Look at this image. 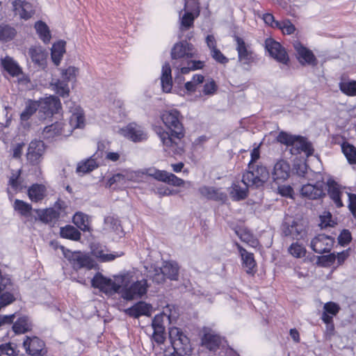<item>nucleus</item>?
Instances as JSON below:
<instances>
[{
	"label": "nucleus",
	"instance_id": "de8ad7c7",
	"mask_svg": "<svg viewBox=\"0 0 356 356\" xmlns=\"http://www.w3.org/2000/svg\"><path fill=\"white\" fill-rule=\"evenodd\" d=\"M341 149L349 163H356V148L349 143H344L341 145Z\"/></svg>",
	"mask_w": 356,
	"mask_h": 356
},
{
	"label": "nucleus",
	"instance_id": "dca6fc26",
	"mask_svg": "<svg viewBox=\"0 0 356 356\" xmlns=\"http://www.w3.org/2000/svg\"><path fill=\"white\" fill-rule=\"evenodd\" d=\"M12 6L15 15H19L22 19L28 20L35 13L33 6L28 1L15 0L12 2Z\"/></svg>",
	"mask_w": 356,
	"mask_h": 356
},
{
	"label": "nucleus",
	"instance_id": "603ef678",
	"mask_svg": "<svg viewBox=\"0 0 356 356\" xmlns=\"http://www.w3.org/2000/svg\"><path fill=\"white\" fill-rule=\"evenodd\" d=\"M114 184H116L120 188H125L127 186L124 172L115 174L108 179L106 185L111 187Z\"/></svg>",
	"mask_w": 356,
	"mask_h": 356
},
{
	"label": "nucleus",
	"instance_id": "2eb2a0df",
	"mask_svg": "<svg viewBox=\"0 0 356 356\" xmlns=\"http://www.w3.org/2000/svg\"><path fill=\"white\" fill-rule=\"evenodd\" d=\"M170 315L165 314L164 312L157 314L152 320V327L154 330L153 339L159 344L164 342L165 337V326L163 325V318L165 317L169 318Z\"/></svg>",
	"mask_w": 356,
	"mask_h": 356
},
{
	"label": "nucleus",
	"instance_id": "c03bdc74",
	"mask_svg": "<svg viewBox=\"0 0 356 356\" xmlns=\"http://www.w3.org/2000/svg\"><path fill=\"white\" fill-rule=\"evenodd\" d=\"M51 86L56 94L62 97H68L70 88L66 81L63 79L57 80L54 83H52Z\"/></svg>",
	"mask_w": 356,
	"mask_h": 356
},
{
	"label": "nucleus",
	"instance_id": "4c0bfd02",
	"mask_svg": "<svg viewBox=\"0 0 356 356\" xmlns=\"http://www.w3.org/2000/svg\"><path fill=\"white\" fill-rule=\"evenodd\" d=\"M35 29L40 38L44 42L48 43L51 39V34L47 25L42 22L38 21L35 24Z\"/></svg>",
	"mask_w": 356,
	"mask_h": 356
},
{
	"label": "nucleus",
	"instance_id": "20e7f679",
	"mask_svg": "<svg viewBox=\"0 0 356 356\" xmlns=\"http://www.w3.org/2000/svg\"><path fill=\"white\" fill-rule=\"evenodd\" d=\"M277 140L287 147H291L289 150L292 154H298L301 152H304L309 156L313 152L311 145L303 137L281 131L277 136Z\"/></svg>",
	"mask_w": 356,
	"mask_h": 356
},
{
	"label": "nucleus",
	"instance_id": "0eeeda50",
	"mask_svg": "<svg viewBox=\"0 0 356 356\" xmlns=\"http://www.w3.org/2000/svg\"><path fill=\"white\" fill-rule=\"evenodd\" d=\"M60 248L65 257L70 260L74 269L86 268L90 270L95 267V262L89 256L80 252H72L67 251L65 252L63 246Z\"/></svg>",
	"mask_w": 356,
	"mask_h": 356
},
{
	"label": "nucleus",
	"instance_id": "412c9836",
	"mask_svg": "<svg viewBox=\"0 0 356 356\" xmlns=\"http://www.w3.org/2000/svg\"><path fill=\"white\" fill-rule=\"evenodd\" d=\"M66 127H67V124L58 122L51 124L44 128L42 132V136L45 140L52 141L60 135L67 136L65 130Z\"/></svg>",
	"mask_w": 356,
	"mask_h": 356
},
{
	"label": "nucleus",
	"instance_id": "09e8293b",
	"mask_svg": "<svg viewBox=\"0 0 356 356\" xmlns=\"http://www.w3.org/2000/svg\"><path fill=\"white\" fill-rule=\"evenodd\" d=\"M31 328V324L26 317L19 318L13 325V331L17 334H22L27 332Z\"/></svg>",
	"mask_w": 356,
	"mask_h": 356
},
{
	"label": "nucleus",
	"instance_id": "a19ab883",
	"mask_svg": "<svg viewBox=\"0 0 356 356\" xmlns=\"http://www.w3.org/2000/svg\"><path fill=\"white\" fill-rule=\"evenodd\" d=\"M13 208L20 215L28 217L31 216L32 207L30 204L22 200L16 199L14 202Z\"/></svg>",
	"mask_w": 356,
	"mask_h": 356
},
{
	"label": "nucleus",
	"instance_id": "37998d69",
	"mask_svg": "<svg viewBox=\"0 0 356 356\" xmlns=\"http://www.w3.org/2000/svg\"><path fill=\"white\" fill-rule=\"evenodd\" d=\"M339 89L345 95L350 97L356 96V81H344L339 83Z\"/></svg>",
	"mask_w": 356,
	"mask_h": 356
},
{
	"label": "nucleus",
	"instance_id": "423d86ee",
	"mask_svg": "<svg viewBox=\"0 0 356 356\" xmlns=\"http://www.w3.org/2000/svg\"><path fill=\"white\" fill-rule=\"evenodd\" d=\"M235 40L236 42V49L238 53V63L244 70L249 71L252 64L256 63L257 56L241 38L236 36Z\"/></svg>",
	"mask_w": 356,
	"mask_h": 356
},
{
	"label": "nucleus",
	"instance_id": "473e14b6",
	"mask_svg": "<svg viewBox=\"0 0 356 356\" xmlns=\"http://www.w3.org/2000/svg\"><path fill=\"white\" fill-rule=\"evenodd\" d=\"M161 268L166 278L177 280L179 277V266L173 261H164Z\"/></svg>",
	"mask_w": 356,
	"mask_h": 356
},
{
	"label": "nucleus",
	"instance_id": "2f4dec72",
	"mask_svg": "<svg viewBox=\"0 0 356 356\" xmlns=\"http://www.w3.org/2000/svg\"><path fill=\"white\" fill-rule=\"evenodd\" d=\"M243 186L239 182L234 183L229 191L230 197L233 200L238 201L244 200L248 196V188L252 187L247 186L242 181Z\"/></svg>",
	"mask_w": 356,
	"mask_h": 356
},
{
	"label": "nucleus",
	"instance_id": "4d7b16f0",
	"mask_svg": "<svg viewBox=\"0 0 356 356\" xmlns=\"http://www.w3.org/2000/svg\"><path fill=\"white\" fill-rule=\"evenodd\" d=\"M289 252L294 257L301 258L305 256L306 249L298 243H293L289 248Z\"/></svg>",
	"mask_w": 356,
	"mask_h": 356
},
{
	"label": "nucleus",
	"instance_id": "864d4df0",
	"mask_svg": "<svg viewBox=\"0 0 356 356\" xmlns=\"http://www.w3.org/2000/svg\"><path fill=\"white\" fill-rule=\"evenodd\" d=\"M40 219L44 222H49L58 217V213L54 209H47L38 213Z\"/></svg>",
	"mask_w": 356,
	"mask_h": 356
},
{
	"label": "nucleus",
	"instance_id": "7c9ffc66",
	"mask_svg": "<svg viewBox=\"0 0 356 356\" xmlns=\"http://www.w3.org/2000/svg\"><path fill=\"white\" fill-rule=\"evenodd\" d=\"M1 63L3 69L12 76H17L22 73V68L10 56H6L1 58Z\"/></svg>",
	"mask_w": 356,
	"mask_h": 356
},
{
	"label": "nucleus",
	"instance_id": "0e129e2a",
	"mask_svg": "<svg viewBox=\"0 0 356 356\" xmlns=\"http://www.w3.org/2000/svg\"><path fill=\"white\" fill-rule=\"evenodd\" d=\"M14 289H16V287L8 275L0 276V293L8 290L12 291Z\"/></svg>",
	"mask_w": 356,
	"mask_h": 356
},
{
	"label": "nucleus",
	"instance_id": "ea45409f",
	"mask_svg": "<svg viewBox=\"0 0 356 356\" xmlns=\"http://www.w3.org/2000/svg\"><path fill=\"white\" fill-rule=\"evenodd\" d=\"M104 230L108 232H113L117 234H120L121 232V226L119 220L113 216H107L104 218Z\"/></svg>",
	"mask_w": 356,
	"mask_h": 356
},
{
	"label": "nucleus",
	"instance_id": "7ed1b4c3",
	"mask_svg": "<svg viewBox=\"0 0 356 356\" xmlns=\"http://www.w3.org/2000/svg\"><path fill=\"white\" fill-rule=\"evenodd\" d=\"M124 274H130L129 282L121 284V293L122 298L127 300L140 298L146 294L148 289V284L146 280L134 281V273L127 272Z\"/></svg>",
	"mask_w": 356,
	"mask_h": 356
},
{
	"label": "nucleus",
	"instance_id": "e433bc0d",
	"mask_svg": "<svg viewBox=\"0 0 356 356\" xmlns=\"http://www.w3.org/2000/svg\"><path fill=\"white\" fill-rule=\"evenodd\" d=\"M28 195L33 202L40 201L44 196V187L40 184H33L28 190Z\"/></svg>",
	"mask_w": 356,
	"mask_h": 356
},
{
	"label": "nucleus",
	"instance_id": "8fccbe9b",
	"mask_svg": "<svg viewBox=\"0 0 356 356\" xmlns=\"http://www.w3.org/2000/svg\"><path fill=\"white\" fill-rule=\"evenodd\" d=\"M237 235L239 236L243 242L246 243L251 247H257L258 241L253 236V235L248 230L240 229L236 232Z\"/></svg>",
	"mask_w": 356,
	"mask_h": 356
},
{
	"label": "nucleus",
	"instance_id": "9d476101",
	"mask_svg": "<svg viewBox=\"0 0 356 356\" xmlns=\"http://www.w3.org/2000/svg\"><path fill=\"white\" fill-rule=\"evenodd\" d=\"M120 133L134 142H140L147 138V134L144 128L136 123H130L120 129Z\"/></svg>",
	"mask_w": 356,
	"mask_h": 356
},
{
	"label": "nucleus",
	"instance_id": "6ab92c4d",
	"mask_svg": "<svg viewBox=\"0 0 356 356\" xmlns=\"http://www.w3.org/2000/svg\"><path fill=\"white\" fill-rule=\"evenodd\" d=\"M282 232L285 236L296 240L302 238L305 235L304 226L294 220L284 222L282 225Z\"/></svg>",
	"mask_w": 356,
	"mask_h": 356
},
{
	"label": "nucleus",
	"instance_id": "f8f14e48",
	"mask_svg": "<svg viewBox=\"0 0 356 356\" xmlns=\"http://www.w3.org/2000/svg\"><path fill=\"white\" fill-rule=\"evenodd\" d=\"M334 244L333 238L325 234H318L311 241V248L318 254L329 252Z\"/></svg>",
	"mask_w": 356,
	"mask_h": 356
},
{
	"label": "nucleus",
	"instance_id": "4be33fe9",
	"mask_svg": "<svg viewBox=\"0 0 356 356\" xmlns=\"http://www.w3.org/2000/svg\"><path fill=\"white\" fill-rule=\"evenodd\" d=\"M290 174V165L287 161L281 159L275 164L272 172V177L277 183L284 181Z\"/></svg>",
	"mask_w": 356,
	"mask_h": 356
},
{
	"label": "nucleus",
	"instance_id": "13d9d810",
	"mask_svg": "<svg viewBox=\"0 0 356 356\" xmlns=\"http://www.w3.org/2000/svg\"><path fill=\"white\" fill-rule=\"evenodd\" d=\"M78 68L70 66L66 69H62L61 70V76L63 80L66 81L67 82L71 81H75L77 73H78Z\"/></svg>",
	"mask_w": 356,
	"mask_h": 356
},
{
	"label": "nucleus",
	"instance_id": "72a5a7b5",
	"mask_svg": "<svg viewBox=\"0 0 356 356\" xmlns=\"http://www.w3.org/2000/svg\"><path fill=\"white\" fill-rule=\"evenodd\" d=\"M17 35V31L15 27L10 24H0V42H8L15 38Z\"/></svg>",
	"mask_w": 356,
	"mask_h": 356
},
{
	"label": "nucleus",
	"instance_id": "aec40b11",
	"mask_svg": "<svg viewBox=\"0 0 356 356\" xmlns=\"http://www.w3.org/2000/svg\"><path fill=\"white\" fill-rule=\"evenodd\" d=\"M300 194L302 197L310 200L321 198L325 195L324 183L316 182L315 184H305L301 188Z\"/></svg>",
	"mask_w": 356,
	"mask_h": 356
},
{
	"label": "nucleus",
	"instance_id": "680f3d73",
	"mask_svg": "<svg viewBox=\"0 0 356 356\" xmlns=\"http://www.w3.org/2000/svg\"><path fill=\"white\" fill-rule=\"evenodd\" d=\"M163 182L167 183L175 186H181L184 183L183 179L177 177L174 174L170 173L167 171L165 172V175L164 176Z\"/></svg>",
	"mask_w": 356,
	"mask_h": 356
},
{
	"label": "nucleus",
	"instance_id": "f3484780",
	"mask_svg": "<svg viewBox=\"0 0 356 356\" xmlns=\"http://www.w3.org/2000/svg\"><path fill=\"white\" fill-rule=\"evenodd\" d=\"M44 149L45 147L43 141L40 140H32L28 147L27 160L33 164L38 163L40 161Z\"/></svg>",
	"mask_w": 356,
	"mask_h": 356
},
{
	"label": "nucleus",
	"instance_id": "774afa93",
	"mask_svg": "<svg viewBox=\"0 0 356 356\" xmlns=\"http://www.w3.org/2000/svg\"><path fill=\"white\" fill-rule=\"evenodd\" d=\"M0 356H16L13 348L10 343L0 346Z\"/></svg>",
	"mask_w": 356,
	"mask_h": 356
},
{
	"label": "nucleus",
	"instance_id": "79ce46f5",
	"mask_svg": "<svg viewBox=\"0 0 356 356\" xmlns=\"http://www.w3.org/2000/svg\"><path fill=\"white\" fill-rule=\"evenodd\" d=\"M60 236L63 238H69L74 241L80 239L81 233L79 231L73 226L67 225L60 229Z\"/></svg>",
	"mask_w": 356,
	"mask_h": 356
},
{
	"label": "nucleus",
	"instance_id": "c85d7f7f",
	"mask_svg": "<svg viewBox=\"0 0 356 356\" xmlns=\"http://www.w3.org/2000/svg\"><path fill=\"white\" fill-rule=\"evenodd\" d=\"M161 83L163 92H170L171 91L172 87L171 67L168 63L162 67Z\"/></svg>",
	"mask_w": 356,
	"mask_h": 356
},
{
	"label": "nucleus",
	"instance_id": "a18cd8bd",
	"mask_svg": "<svg viewBox=\"0 0 356 356\" xmlns=\"http://www.w3.org/2000/svg\"><path fill=\"white\" fill-rule=\"evenodd\" d=\"M97 167L96 161L93 159H88L78 163L76 172L78 173H87L92 171Z\"/></svg>",
	"mask_w": 356,
	"mask_h": 356
},
{
	"label": "nucleus",
	"instance_id": "1a4fd4ad",
	"mask_svg": "<svg viewBox=\"0 0 356 356\" xmlns=\"http://www.w3.org/2000/svg\"><path fill=\"white\" fill-rule=\"evenodd\" d=\"M202 332V346L207 349L210 351H216L222 345L224 339L214 330L208 327H204Z\"/></svg>",
	"mask_w": 356,
	"mask_h": 356
},
{
	"label": "nucleus",
	"instance_id": "e2e57ef3",
	"mask_svg": "<svg viewBox=\"0 0 356 356\" xmlns=\"http://www.w3.org/2000/svg\"><path fill=\"white\" fill-rule=\"evenodd\" d=\"M194 16L191 13H186L181 18L180 29L181 31L187 30L193 25Z\"/></svg>",
	"mask_w": 356,
	"mask_h": 356
},
{
	"label": "nucleus",
	"instance_id": "f03ea898",
	"mask_svg": "<svg viewBox=\"0 0 356 356\" xmlns=\"http://www.w3.org/2000/svg\"><path fill=\"white\" fill-rule=\"evenodd\" d=\"M130 277V274H121L114 276V280H112L97 273L92 279L91 284L105 294L111 296L119 291L121 284L129 282Z\"/></svg>",
	"mask_w": 356,
	"mask_h": 356
},
{
	"label": "nucleus",
	"instance_id": "69168bd1",
	"mask_svg": "<svg viewBox=\"0 0 356 356\" xmlns=\"http://www.w3.org/2000/svg\"><path fill=\"white\" fill-rule=\"evenodd\" d=\"M217 90V86L215 81L212 79L206 82L204 85L203 93L205 95H213Z\"/></svg>",
	"mask_w": 356,
	"mask_h": 356
},
{
	"label": "nucleus",
	"instance_id": "cd10ccee",
	"mask_svg": "<svg viewBox=\"0 0 356 356\" xmlns=\"http://www.w3.org/2000/svg\"><path fill=\"white\" fill-rule=\"evenodd\" d=\"M29 55L31 60L38 66H44L47 54L40 46H33L29 49Z\"/></svg>",
	"mask_w": 356,
	"mask_h": 356
},
{
	"label": "nucleus",
	"instance_id": "49530a36",
	"mask_svg": "<svg viewBox=\"0 0 356 356\" xmlns=\"http://www.w3.org/2000/svg\"><path fill=\"white\" fill-rule=\"evenodd\" d=\"M147 276L156 284L163 283L166 278L164 273H163V270L161 267L156 268L154 266H151L149 270L148 271Z\"/></svg>",
	"mask_w": 356,
	"mask_h": 356
},
{
	"label": "nucleus",
	"instance_id": "ddd939ff",
	"mask_svg": "<svg viewBox=\"0 0 356 356\" xmlns=\"http://www.w3.org/2000/svg\"><path fill=\"white\" fill-rule=\"evenodd\" d=\"M195 56V49L193 45L186 41L176 43L171 50L172 59H179L184 57L193 58Z\"/></svg>",
	"mask_w": 356,
	"mask_h": 356
},
{
	"label": "nucleus",
	"instance_id": "c756f323",
	"mask_svg": "<svg viewBox=\"0 0 356 356\" xmlns=\"http://www.w3.org/2000/svg\"><path fill=\"white\" fill-rule=\"evenodd\" d=\"M173 348L177 355L188 354L191 352L189 339L182 333L179 338L173 342Z\"/></svg>",
	"mask_w": 356,
	"mask_h": 356
},
{
	"label": "nucleus",
	"instance_id": "58836bf2",
	"mask_svg": "<svg viewBox=\"0 0 356 356\" xmlns=\"http://www.w3.org/2000/svg\"><path fill=\"white\" fill-rule=\"evenodd\" d=\"M73 222L82 231H89L88 216L82 212H76L73 216Z\"/></svg>",
	"mask_w": 356,
	"mask_h": 356
},
{
	"label": "nucleus",
	"instance_id": "a878e982",
	"mask_svg": "<svg viewBox=\"0 0 356 356\" xmlns=\"http://www.w3.org/2000/svg\"><path fill=\"white\" fill-rule=\"evenodd\" d=\"M236 245L241 254L243 261V266L245 268L246 273L248 274H252L254 273V269L256 267V261L253 254L248 252L237 243H236Z\"/></svg>",
	"mask_w": 356,
	"mask_h": 356
},
{
	"label": "nucleus",
	"instance_id": "5701e85b",
	"mask_svg": "<svg viewBox=\"0 0 356 356\" xmlns=\"http://www.w3.org/2000/svg\"><path fill=\"white\" fill-rule=\"evenodd\" d=\"M23 346L26 352L33 356L42 355L44 353V342L37 337H26Z\"/></svg>",
	"mask_w": 356,
	"mask_h": 356
},
{
	"label": "nucleus",
	"instance_id": "052dcab7",
	"mask_svg": "<svg viewBox=\"0 0 356 356\" xmlns=\"http://www.w3.org/2000/svg\"><path fill=\"white\" fill-rule=\"evenodd\" d=\"M122 254L118 253H107L104 250H97L95 252V257L103 262L113 261L115 258L120 257Z\"/></svg>",
	"mask_w": 356,
	"mask_h": 356
},
{
	"label": "nucleus",
	"instance_id": "b1692460",
	"mask_svg": "<svg viewBox=\"0 0 356 356\" xmlns=\"http://www.w3.org/2000/svg\"><path fill=\"white\" fill-rule=\"evenodd\" d=\"M328 195L333 200L337 207L343 206L341 197L343 191L342 187L337 184L334 180L329 179L327 181Z\"/></svg>",
	"mask_w": 356,
	"mask_h": 356
},
{
	"label": "nucleus",
	"instance_id": "3c124183",
	"mask_svg": "<svg viewBox=\"0 0 356 356\" xmlns=\"http://www.w3.org/2000/svg\"><path fill=\"white\" fill-rule=\"evenodd\" d=\"M17 293V289L13 290H8L6 291H1L0 293V305L2 307H6L11 304L15 300V295Z\"/></svg>",
	"mask_w": 356,
	"mask_h": 356
},
{
	"label": "nucleus",
	"instance_id": "a211bd4d",
	"mask_svg": "<svg viewBox=\"0 0 356 356\" xmlns=\"http://www.w3.org/2000/svg\"><path fill=\"white\" fill-rule=\"evenodd\" d=\"M293 46L296 51L297 58L302 65H316V59L311 50L304 47L298 41H295Z\"/></svg>",
	"mask_w": 356,
	"mask_h": 356
},
{
	"label": "nucleus",
	"instance_id": "bf43d9fd",
	"mask_svg": "<svg viewBox=\"0 0 356 356\" xmlns=\"http://www.w3.org/2000/svg\"><path fill=\"white\" fill-rule=\"evenodd\" d=\"M203 65V63L200 60H188L187 65L180 68V72L183 74H186L190 71L202 69Z\"/></svg>",
	"mask_w": 356,
	"mask_h": 356
},
{
	"label": "nucleus",
	"instance_id": "5fc2aeb1",
	"mask_svg": "<svg viewBox=\"0 0 356 356\" xmlns=\"http://www.w3.org/2000/svg\"><path fill=\"white\" fill-rule=\"evenodd\" d=\"M340 310L339 305L334 302H328L323 306V312L322 315H326L333 320V316H336Z\"/></svg>",
	"mask_w": 356,
	"mask_h": 356
},
{
	"label": "nucleus",
	"instance_id": "f257e3e1",
	"mask_svg": "<svg viewBox=\"0 0 356 356\" xmlns=\"http://www.w3.org/2000/svg\"><path fill=\"white\" fill-rule=\"evenodd\" d=\"M180 112L176 109L166 111L161 115V120L168 131L159 132V138L163 145L172 152L177 145V140H179L184 136Z\"/></svg>",
	"mask_w": 356,
	"mask_h": 356
},
{
	"label": "nucleus",
	"instance_id": "4468645a",
	"mask_svg": "<svg viewBox=\"0 0 356 356\" xmlns=\"http://www.w3.org/2000/svg\"><path fill=\"white\" fill-rule=\"evenodd\" d=\"M38 104L40 105V113H44L46 116H51L54 113H58L61 108L60 99L53 95L42 99L38 102Z\"/></svg>",
	"mask_w": 356,
	"mask_h": 356
},
{
	"label": "nucleus",
	"instance_id": "6e6552de",
	"mask_svg": "<svg viewBox=\"0 0 356 356\" xmlns=\"http://www.w3.org/2000/svg\"><path fill=\"white\" fill-rule=\"evenodd\" d=\"M265 49L269 53L270 56L278 62L287 64L289 56L284 47L278 42L272 38H267L265 41Z\"/></svg>",
	"mask_w": 356,
	"mask_h": 356
},
{
	"label": "nucleus",
	"instance_id": "6e6d98bb",
	"mask_svg": "<svg viewBox=\"0 0 356 356\" xmlns=\"http://www.w3.org/2000/svg\"><path fill=\"white\" fill-rule=\"evenodd\" d=\"M276 28L280 29L283 33L291 35L296 31L295 26L291 22L289 19H284L276 23Z\"/></svg>",
	"mask_w": 356,
	"mask_h": 356
},
{
	"label": "nucleus",
	"instance_id": "39448f33",
	"mask_svg": "<svg viewBox=\"0 0 356 356\" xmlns=\"http://www.w3.org/2000/svg\"><path fill=\"white\" fill-rule=\"evenodd\" d=\"M269 177L267 168L261 164H248V170L243 174L242 181L252 188L262 186Z\"/></svg>",
	"mask_w": 356,
	"mask_h": 356
},
{
	"label": "nucleus",
	"instance_id": "bb28decb",
	"mask_svg": "<svg viewBox=\"0 0 356 356\" xmlns=\"http://www.w3.org/2000/svg\"><path fill=\"white\" fill-rule=\"evenodd\" d=\"M199 191L202 196L208 199L224 201L227 198L225 193L222 191L221 189L214 187L203 186L199 189Z\"/></svg>",
	"mask_w": 356,
	"mask_h": 356
},
{
	"label": "nucleus",
	"instance_id": "9b49d317",
	"mask_svg": "<svg viewBox=\"0 0 356 356\" xmlns=\"http://www.w3.org/2000/svg\"><path fill=\"white\" fill-rule=\"evenodd\" d=\"M67 106L72 113L70 118L69 126L72 129H82L85 126V117L83 111L74 102H68Z\"/></svg>",
	"mask_w": 356,
	"mask_h": 356
},
{
	"label": "nucleus",
	"instance_id": "c9c22d12",
	"mask_svg": "<svg viewBox=\"0 0 356 356\" xmlns=\"http://www.w3.org/2000/svg\"><path fill=\"white\" fill-rule=\"evenodd\" d=\"M38 108H40L38 102L29 99L26 102L25 108L20 115L21 120H28Z\"/></svg>",
	"mask_w": 356,
	"mask_h": 356
},
{
	"label": "nucleus",
	"instance_id": "f704fd0d",
	"mask_svg": "<svg viewBox=\"0 0 356 356\" xmlns=\"http://www.w3.org/2000/svg\"><path fill=\"white\" fill-rule=\"evenodd\" d=\"M64 41H58L53 44L51 48V59L56 65H58L60 63L63 54L65 53Z\"/></svg>",
	"mask_w": 356,
	"mask_h": 356
},
{
	"label": "nucleus",
	"instance_id": "393cba45",
	"mask_svg": "<svg viewBox=\"0 0 356 356\" xmlns=\"http://www.w3.org/2000/svg\"><path fill=\"white\" fill-rule=\"evenodd\" d=\"M152 307L151 305L140 301L135 304L134 306L124 310L127 315L138 318L140 316H149L151 314Z\"/></svg>",
	"mask_w": 356,
	"mask_h": 356
},
{
	"label": "nucleus",
	"instance_id": "338daca9",
	"mask_svg": "<svg viewBox=\"0 0 356 356\" xmlns=\"http://www.w3.org/2000/svg\"><path fill=\"white\" fill-rule=\"evenodd\" d=\"M211 55L212 58L219 63L226 64L229 61V59L217 48L211 51Z\"/></svg>",
	"mask_w": 356,
	"mask_h": 356
}]
</instances>
